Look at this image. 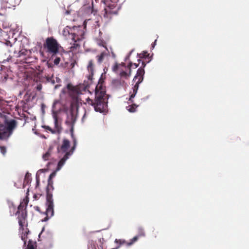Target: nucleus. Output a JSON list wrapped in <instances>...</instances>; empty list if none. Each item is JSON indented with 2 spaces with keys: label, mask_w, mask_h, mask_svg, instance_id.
<instances>
[{
  "label": "nucleus",
  "mask_w": 249,
  "mask_h": 249,
  "mask_svg": "<svg viewBox=\"0 0 249 249\" xmlns=\"http://www.w3.org/2000/svg\"><path fill=\"white\" fill-rule=\"evenodd\" d=\"M107 100L104 89L102 85L98 84L95 89L94 100L89 99L88 103L93 107L96 112L105 114L107 111Z\"/></svg>",
  "instance_id": "1"
},
{
  "label": "nucleus",
  "mask_w": 249,
  "mask_h": 249,
  "mask_svg": "<svg viewBox=\"0 0 249 249\" xmlns=\"http://www.w3.org/2000/svg\"><path fill=\"white\" fill-rule=\"evenodd\" d=\"M84 35L85 33L82 27L73 26L71 27V41L70 42L71 45V51H76L80 47L79 42L84 38Z\"/></svg>",
  "instance_id": "2"
},
{
  "label": "nucleus",
  "mask_w": 249,
  "mask_h": 249,
  "mask_svg": "<svg viewBox=\"0 0 249 249\" xmlns=\"http://www.w3.org/2000/svg\"><path fill=\"white\" fill-rule=\"evenodd\" d=\"M4 124H0V140H7L13 134L17 126V122L14 119H4Z\"/></svg>",
  "instance_id": "3"
},
{
  "label": "nucleus",
  "mask_w": 249,
  "mask_h": 249,
  "mask_svg": "<svg viewBox=\"0 0 249 249\" xmlns=\"http://www.w3.org/2000/svg\"><path fill=\"white\" fill-rule=\"evenodd\" d=\"M77 108H75L72 106L71 108L66 112L67 118L65 121V123L70 127V132L71 137H73V131L74 124L77 120Z\"/></svg>",
  "instance_id": "4"
},
{
  "label": "nucleus",
  "mask_w": 249,
  "mask_h": 249,
  "mask_svg": "<svg viewBox=\"0 0 249 249\" xmlns=\"http://www.w3.org/2000/svg\"><path fill=\"white\" fill-rule=\"evenodd\" d=\"M142 65L143 68H140L138 69L136 75L133 78V81L136 82L133 87V93L130 95L129 99V101H131V102H132V99L135 97L137 93L140 84L141 83L143 80V76L144 74L143 68L145 67L146 64L144 62H142Z\"/></svg>",
  "instance_id": "5"
},
{
  "label": "nucleus",
  "mask_w": 249,
  "mask_h": 249,
  "mask_svg": "<svg viewBox=\"0 0 249 249\" xmlns=\"http://www.w3.org/2000/svg\"><path fill=\"white\" fill-rule=\"evenodd\" d=\"M46 210L45 214L46 217L42 220V221H46L48 219L53 217L54 215V203L53 198V194L47 190L46 194Z\"/></svg>",
  "instance_id": "6"
},
{
  "label": "nucleus",
  "mask_w": 249,
  "mask_h": 249,
  "mask_svg": "<svg viewBox=\"0 0 249 249\" xmlns=\"http://www.w3.org/2000/svg\"><path fill=\"white\" fill-rule=\"evenodd\" d=\"M58 103V101L57 100H55L54 101L53 107H52V115L53 117L54 120V129H52L49 126H44L43 127L45 128L46 129L50 131L52 134H55V133H60L62 131V127L59 124L58 122V119L57 117V112L56 111H54V107L55 105Z\"/></svg>",
  "instance_id": "7"
},
{
  "label": "nucleus",
  "mask_w": 249,
  "mask_h": 249,
  "mask_svg": "<svg viewBox=\"0 0 249 249\" xmlns=\"http://www.w3.org/2000/svg\"><path fill=\"white\" fill-rule=\"evenodd\" d=\"M47 51L53 55L58 52V44L56 40L53 38H48L46 40Z\"/></svg>",
  "instance_id": "8"
},
{
  "label": "nucleus",
  "mask_w": 249,
  "mask_h": 249,
  "mask_svg": "<svg viewBox=\"0 0 249 249\" xmlns=\"http://www.w3.org/2000/svg\"><path fill=\"white\" fill-rule=\"evenodd\" d=\"M76 147V146H72L71 149L68 150V152L64 155L63 157L60 160L58 163V168L57 170H60L62 168L67 160L73 154Z\"/></svg>",
  "instance_id": "9"
},
{
  "label": "nucleus",
  "mask_w": 249,
  "mask_h": 249,
  "mask_svg": "<svg viewBox=\"0 0 249 249\" xmlns=\"http://www.w3.org/2000/svg\"><path fill=\"white\" fill-rule=\"evenodd\" d=\"M70 147V142L69 140L64 139L62 144L60 147L57 148V151L59 154H65Z\"/></svg>",
  "instance_id": "10"
},
{
  "label": "nucleus",
  "mask_w": 249,
  "mask_h": 249,
  "mask_svg": "<svg viewBox=\"0 0 249 249\" xmlns=\"http://www.w3.org/2000/svg\"><path fill=\"white\" fill-rule=\"evenodd\" d=\"M67 89L69 90L70 95L76 101H78L79 94H81V92L76 87H72L70 84L67 85Z\"/></svg>",
  "instance_id": "11"
},
{
  "label": "nucleus",
  "mask_w": 249,
  "mask_h": 249,
  "mask_svg": "<svg viewBox=\"0 0 249 249\" xmlns=\"http://www.w3.org/2000/svg\"><path fill=\"white\" fill-rule=\"evenodd\" d=\"M109 51L107 47H105L104 50L102 52L101 54L96 56L98 62L100 64L101 63L103 60L109 55Z\"/></svg>",
  "instance_id": "12"
},
{
  "label": "nucleus",
  "mask_w": 249,
  "mask_h": 249,
  "mask_svg": "<svg viewBox=\"0 0 249 249\" xmlns=\"http://www.w3.org/2000/svg\"><path fill=\"white\" fill-rule=\"evenodd\" d=\"M124 84H125V82L120 79H113L112 81V86L116 89L121 88Z\"/></svg>",
  "instance_id": "13"
},
{
  "label": "nucleus",
  "mask_w": 249,
  "mask_h": 249,
  "mask_svg": "<svg viewBox=\"0 0 249 249\" xmlns=\"http://www.w3.org/2000/svg\"><path fill=\"white\" fill-rule=\"evenodd\" d=\"M62 34L67 39H71V28L67 26L64 28Z\"/></svg>",
  "instance_id": "14"
},
{
  "label": "nucleus",
  "mask_w": 249,
  "mask_h": 249,
  "mask_svg": "<svg viewBox=\"0 0 249 249\" xmlns=\"http://www.w3.org/2000/svg\"><path fill=\"white\" fill-rule=\"evenodd\" d=\"M57 168L58 165L57 166L56 170L50 174L48 179V185L50 186L52 188V189H53V181L52 180V179L56 176V172L59 171L57 170Z\"/></svg>",
  "instance_id": "15"
},
{
  "label": "nucleus",
  "mask_w": 249,
  "mask_h": 249,
  "mask_svg": "<svg viewBox=\"0 0 249 249\" xmlns=\"http://www.w3.org/2000/svg\"><path fill=\"white\" fill-rule=\"evenodd\" d=\"M115 7V3H112V4H109L107 8H105L104 10L105 12V14H115V12H113L111 10L113 9Z\"/></svg>",
  "instance_id": "16"
},
{
  "label": "nucleus",
  "mask_w": 249,
  "mask_h": 249,
  "mask_svg": "<svg viewBox=\"0 0 249 249\" xmlns=\"http://www.w3.org/2000/svg\"><path fill=\"white\" fill-rule=\"evenodd\" d=\"M18 224L21 228L23 227V223H24L25 216L24 215L23 212H22L21 215L20 216L18 217Z\"/></svg>",
  "instance_id": "17"
},
{
  "label": "nucleus",
  "mask_w": 249,
  "mask_h": 249,
  "mask_svg": "<svg viewBox=\"0 0 249 249\" xmlns=\"http://www.w3.org/2000/svg\"><path fill=\"white\" fill-rule=\"evenodd\" d=\"M138 107L136 104H132L131 106L126 107L127 110L130 112H134L136 111V108Z\"/></svg>",
  "instance_id": "18"
},
{
  "label": "nucleus",
  "mask_w": 249,
  "mask_h": 249,
  "mask_svg": "<svg viewBox=\"0 0 249 249\" xmlns=\"http://www.w3.org/2000/svg\"><path fill=\"white\" fill-rule=\"evenodd\" d=\"M28 203V200L27 199H24L23 201L20 203V205L18 207V210H20L21 209H23L24 207H26L27 206Z\"/></svg>",
  "instance_id": "19"
},
{
  "label": "nucleus",
  "mask_w": 249,
  "mask_h": 249,
  "mask_svg": "<svg viewBox=\"0 0 249 249\" xmlns=\"http://www.w3.org/2000/svg\"><path fill=\"white\" fill-rule=\"evenodd\" d=\"M52 149V148L51 147H50L49 150L48 151H47L45 154L43 155L42 158L44 160H48L49 157L51 155V151Z\"/></svg>",
  "instance_id": "20"
},
{
  "label": "nucleus",
  "mask_w": 249,
  "mask_h": 249,
  "mask_svg": "<svg viewBox=\"0 0 249 249\" xmlns=\"http://www.w3.org/2000/svg\"><path fill=\"white\" fill-rule=\"evenodd\" d=\"M88 70L91 73V74H93V64L92 60H90L89 62V64L88 65Z\"/></svg>",
  "instance_id": "21"
},
{
  "label": "nucleus",
  "mask_w": 249,
  "mask_h": 249,
  "mask_svg": "<svg viewBox=\"0 0 249 249\" xmlns=\"http://www.w3.org/2000/svg\"><path fill=\"white\" fill-rule=\"evenodd\" d=\"M120 66H122L123 67L125 66V64L124 63H122L121 64H118L117 63H116L115 65L112 68V71L114 72H116L117 70L120 68Z\"/></svg>",
  "instance_id": "22"
},
{
  "label": "nucleus",
  "mask_w": 249,
  "mask_h": 249,
  "mask_svg": "<svg viewBox=\"0 0 249 249\" xmlns=\"http://www.w3.org/2000/svg\"><path fill=\"white\" fill-rule=\"evenodd\" d=\"M120 75L122 77L127 79L130 76V73H128L127 72L122 70L120 73Z\"/></svg>",
  "instance_id": "23"
},
{
  "label": "nucleus",
  "mask_w": 249,
  "mask_h": 249,
  "mask_svg": "<svg viewBox=\"0 0 249 249\" xmlns=\"http://www.w3.org/2000/svg\"><path fill=\"white\" fill-rule=\"evenodd\" d=\"M137 235L139 236V237L145 236V233L142 228L139 227L138 228V234Z\"/></svg>",
  "instance_id": "24"
},
{
  "label": "nucleus",
  "mask_w": 249,
  "mask_h": 249,
  "mask_svg": "<svg viewBox=\"0 0 249 249\" xmlns=\"http://www.w3.org/2000/svg\"><path fill=\"white\" fill-rule=\"evenodd\" d=\"M115 243H117V244H119V246H120L121 245H122V244H124L125 243V241L124 240H123V239H116L115 240Z\"/></svg>",
  "instance_id": "25"
},
{
  "label": "nucleus",
  "mask_w": 249,
  "mask_h": 249,
  "mask_svg": "<svg viewBox=\"0 0 249 249\" xmlns=\"http://www.w3.org/2000/svg\"><path fill=\"white\" fill-rule=\"evenodd\" d=\"M47 81L51 83L52 85L54 84L55 83V80L53 77H49L47 78Z\"/></svg>",
  "instance_id": "26"
},
{
  "label": "nucleus",
  "mask_w": 249,
  "mask_h": 249,
  "mask_svg": "<svg viewBox=\"0 0 249 249\" xmlns=\"http://www.w3.org/2000/svg\"><path fill=\"white\" fill-rule=\"evenodd\" d=\"M0 150L1 154L3 155L6 153V149L4 146H0Z\"/></svg>",
  "instance_id": "27"
},
{
  "label": "nucleus",
  "mask_w": 249,
  "mask_h": 249,
  "mask_svg": "<svg viewBox=\"0 0 249 249\" xmlns=\"http://www.w3.org/2000/svg\"><path fill=\"white\" fill-rule=\"evenodd\" d=\"M27 249H35L34 246L32 244V241L29 240Z\"/></svg>",
  "instance_id": "28"
},
{
  "label": "nucleus",
  "mask_w": 249,
  "mask_h": 249,
  "mask_svg": "<svg viewBox=\"0 0 249 249\" xmlns=\"http://www.w3.org/2000/svg\"><path fill=\"white\" fill-rule=\"evenodd\" d=\"M109 1L111 3H116L118 1V0H109ZM102 2L104 3L105 4H107V0H102Z\"/></svg>",
  "instance_id": "29"
},
{
  "label": "nucleus",
  "mask_w": 249,
  "mask_h": 249,
  "mask_svg": "<svg viewBox=\"0 0 249 249\" xmlns=\"http://www.w3.org/2000/svg\"><path fill=\"white\" fill-rule=\"evenodd\" d=\"M60 58L59 57H56L54 60V64L56 65H58L59 62H60Z\"/></svg>",
  "instance_id": "30"
},
{
  "label": "nucleus",
  "mask_w": 249,
  "mask_h": 249,
  "mask_svg": "<svg viewBox=\"0 0 249 249\" xmlns=\"http://www.w3.org/2000/svg\"><path fill=\"white\" fill-rule=\"evenodd\" d=\"M73 139V146H76L77 145V141L76 138L74 137V134H73V137H71Z\"/></svg>",
  "instance_id": "31"
},
{
  "label": "nucleus",
  "mask_w": 249,
  "mask_h": 249,
  "mask_svg": "<svg viewBox=\"0 0 249 249\" xmlns=\"http://www.w3.org/2000/svg\"><path fill=\"white\" fill-rule=\"evenodd\" d=\"M97 44L99 46H103L104 47V48H105V47H107L106 46H105V42H103V41H98L97 42Z\"/></svg>",
  "instance_id": "32"
},
{
  "label": "nucleus",
  "mask_w": 249,
  "mask_h": 249,
  "mask_svg": "<svg viewBox=\"0 0 249 249\" xmlns=\"http://www.w3.org/2000/svg\"><path fill=\"white\" fill-rule=\"evenodd\" d=\"M132 66H134V68H136L138 67V65L136 64V63H134L133 64L132 63H130L128 65V67H131Z\"/></svg>",
  "instance_id": "33"
},
{
  "label": "nucleus",
  "mask_w": 249,
  "mask_h": 249,
  "mask_svg": "<svg viewBox=\"0 0 249 249\" xmlns=\"http://www.w3.org/2000/svg\"><path fill=\"white\" fill-rule=\"evenodd\" d=\"M139 237L138 235L135 236L131 240L132 241V242L134 243L138 240Z\"/></svg>",
  "instance_id": "34"
},
{
  "label": "nucleus",
  "mask_w": 249,
  "mask_h": 249,
  "mask_svg": "<svg viewBox=\"0 0 249 249\" xmlns=\"http://www.w3.org/2000/svg\"><path fill=\"white\" fill-rule=\"evenodd\" d=\"M42 85L41 84H38L36 87V89L37 90L40 91L42 89Z\"/></svg>",
  "instance_id": "35"
},
{
  "label": "nucleus",
  "mask_w": 249,
  "mask_h": 249,
  "mask_svg": "<svg viewBox=\"0 0 249 249\" xmlns=\"http://www.w3.org/2000/svg\"><path fill=\"white\" fill-rule=\"evenodd\" d=\"M21 239L24 242V245H25L26 243V240L25 239V234H24L23 236H21Z\"/></svg>",
  "instance_id": "36"
},
{
  "label": "nucleus",
  "mask_w": 249,
  "mask_h": 249,
  "mask_svg": "<svg viewBox=\"0 0 249 249\" xmlns=\"http://www.w3.org/2000/svg\"><path fill=\"white\" fill-rule=\"evenodd\" d=\"M156 42H157V39H156L155 40V41L152 43V47H151L152 49H154L155 48V46L156 45Z\"/></svg>",
  "instance_id": "37"
},
{
  "label": "nucleus",
  "mask_w": 249,
  "mask_h": 249,
  "mask_svg": "<svg viewBox=\"0 0 249 249\" xmlns=\"http://www.w3.org/2000/svg\"><path fill=\"white\" fill-rule=\"evenodd\" d=\"M146 53V52H144L143 53H140L139 54V57L142 58V57H145V54Z\"/></svg>",
  "instance_id": "38"
},
{
  "label": "nucleus",
  "mask_w": 249,
  "mask_h": 249,
  "mask_svg": "<svg viewBox=\"0 0 249 249\" xmlns=\"http://www.w3.org/2000/svg\"><path fill=\"white\" fill-rule=\"evenodd\" d=\"M44 107H45V106L43 104H42V107H41V109H42V111L43 113H44V112H45L44 109Z\"/></svg>",
  "instance_id": "39"
},
{
  "label": "nucleus",
  "mask_w": 249,
  "mask_h": 249,
  "mask_svg": "<svg viewBox=\"0 0 249 249\" xmlns=\"http://www.w3.org/2000/svg\"><path fill=\"white\" fill-rule=\"evenodd\" d=\"M134 243L131 240L130 242L127 243V245L128 246H131Z\"/></svg>",
  "instance_id": "40"
},
{
  "label": "nucleus",
  "mask_w": 249,
  "mask_h": 249,
  "mask_svg": "<svg viewBox=\"0 0 249 249\" xmlns=\"http://www.w3.org/2000/svg\"><path fill=\"white\" fill-rule=\"evenodd\" d=\"M10 59H11V58H8L7 59L3 60V61H2V63H5V62L9 61Z\"/></svg>",
  "instance_id": "41"
},
{
  "label": "nucleus",
  "mask_w": 249,
  "mask_h": 249,
  "mask_svg": "<svg viewBox=\"0 0 249 249\" xmlns=\"http://www.w3.org/2000/svg\"><path fill=\"white\" fill-rule=\"evenodd\" d=\"M56 81L57 83H59L60 82V79L57 77H55Z\"/></svg>",
  "instance_id": "42"
},
{
  "label": "nucleus",
  "mask_w": 249,
  "mask_h": 249,
  "mask_svg": "<svg viewBox=\"0 0 249 249\" xmlns=\"http://www.w3.org/2000/svg\"><path fill=\"white\" fill-rule=\"evenodd\" d=\"M60 86V85H55V87H54V89H58Z\"/></svg>",
  "instance_id": "43"
},
{
  "label": "nucleus",
  "mask_w": 249,
  "mask_h": 249,
  "mask_svg": "<svg viewBox=\"0 0 249 249\" xmlns=\"http://www.w3.org/2000/svg\"><path fill=\"white\" fill-rule=\"evenodd\" d=\"M131 67H129V72H127L128 73H130V75H131Z\"/></svg>",
  "instance_id": "44"
},
{
  "label": "nucleus",
  "mask_w": 249,
  "mask_h": 249,
  "mask_svg": "<svg viewBox=\"0 0 249 249\" xmlns=\"http://www.w3.org/2000/svg\"><path fill=\"white\" fill-rule=\"evenodd\" d=\"M129 55H128V56H127L126 57L125 59V60H126V59H128V58H129Z\"/></svg>",
  "instance_id": "45"
},
{
  "label": "nucleus",
  "mask_w": 249,
  "mask_h": 249,
  "mask_svg": "<svg viewBox=\"0 0 249 249\" xmlns=\"http://www.w3.org/2000/svg\"><path fill=\"white\" fill-rule=\"evenodd\" d=\"M7 45H9V44H10V46H11V44L10 42H9V41H8V42L7 43Z\"/></svg>",
  "instance_id": "46"
},
{
  "label": "nucleus",
  "mask_w": 249,
  "mask_h": 249,
  "mask_svg": "<svg viewBox=\"0 0 249 249\" xmlns=\"http://www.w3.org/2000/svg\"><path fill=\"white\" fill-rule=\"evenodd\" d=\"M7 45H9V44H10V46H11V44L10 42H9V41H8V42L7 43Z\"/></svg>",
  "instance_id": "47"
},
{
  "label": "nucleus",
  "mask_w": 249,
  "mask_h": 249,
  "mask_svg": "<svg viewBox=\"0 0 249 249\" xmlns=\"http://www.w3.org/2000/svg\"><path fill=\"white\" fill-rule=\"evenodd\" d=\"M133 51V50H132V51L129 53V55H130L131 53H132Z\"/></svg>",
  "instance_id": "48"
},
{
  "label": "nucleus",
  "mask_w": 249,
  "mask_h": 249,
  "mask_svg": "<svg viewBox=\"0 0 249 249\" xmlns=\"http://www.w3.org/2000/svg\"><path fill=\"white\" fill-rule=\"evenodd\" d=\"M36 210L37 211H39V208L38 207H36Z\"/></svg>",
  "instance_id": "49"
},
{
  "label": "nucleus",
  "mask_w": 249,
  "mask_h": 249,
  "mask_svg": "<svg viewBox=\"0 0 249 249\" xmlns=\"http://www.w3.org/2000/svg\"><path fill=\"white\" fill-rule=\"evenodd\" d=\"M96 2H98L99 0H94Z\"/></svg>",
  "instance_id": "50"
},
{
  "label": "nucleus",
  "mask_w": 249,
  "mask_h": 249,
  "mask_svg": "<svg viewBox=\"0 0 249 249\" xmlns=\"http://www.w3.org/2000/svg\"><path fill=\"white\" fill-rule=\"evenodd\" d=\"M18 213H19V212H18V211H17V213H16V214H18Z\"/></svg>",
  "instance_id": "51"
},
{
  "label": "nucleus",
  "mask_w": 249,
  "mask_h": 249,
  "mask_svg": "<svg viewBox=\"0 0 249 249\" xmlns=\"http://www.w3.org/2000/svg\"><path fill=\"white\" fill-rule=\"evenodd\" d=\"M44 228H43V229H42V230L41 232L43 231L44 230Z\"/></svg>",
  "instance_id": "52"
},
{
  "label": "nucleus",
  "mask_w": 249,
  "mask_h": 249,
  "mask_svg": "<svg viewBox=\"0 0 249 249\" xmlns=\"http://www.w3.org/2000/svg\"><path fill=\"white\" fill-rule=\"evenodd\" d=\"M112 56H114V54L112 53Z\"/></svg>",
  "instance_id": "53"
},
{
  "label": "nucleus",
  "mask_w": 249,
  "mask_h": 249,
  "mask_svg": "<svg viewBox=\"0 0 249 249\" xmlns=\"http://www.w3.org/2000/svg\"><path fill=\"white\" fill-rule=\"evenodd\" d=\"M41 233H40V234L38 235V236H39V237H40V234H41Z\"/></svg>",
  "instance_id": "54"
}]
</instances>
